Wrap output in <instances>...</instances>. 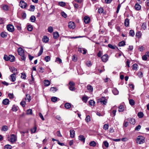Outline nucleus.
<instances>
[{"mask_svg":"<svg viewBox=\"0 0 149 149\" xmlns=\"http://www.w3.org/2000/svg\"><path fill=\"white\" fill-rule=\"evenodd\" d=\"M17 51L19 55L21 56L22 60L25 61L26 57L24 55V50L22 48L19 47Z\"/></svg>","mask_w":149,"mask_h":149,"instance_id":"f257e3e1","label":"nucleus"},{"mask_svg":"<svg viewBox=\"0 0 149 149\" xmlns=\"http://www.w3.org/2000/svg\"><path fill=\"white\" fill-rule=\"evenodd\" d=\"M136 141L139 144H142L145 142V138L142 136H139L137 137Z\"/></svg>","mask_w":149,"mask_h":149,"instance_id":"f03ea898","label":"nucleus"},{"mask_svg":"<svg viewBox=\"0 0 149 149\" xmlns=\"http://www.w3.org/2000/svg\"><path fill=\"white\" fill-rule=\"evenodd\" d=\"M99 101L102 104L105 105L106 104L107 102V100L105 97H102L99 99Z\"/></svg>","mask_w":149,"mask_h":149,"instance_id":"7ed1b4c3","label":"nucleus"},{"mask_svg":"<svg viewBox=\"0 0 149 149\" xmlns=\"http://www.w3.org/2000/svg\"><path fill=\"white\" fill-rule=\"evenodd\" d=\"M6 27L7 30L10 32H13L14 31V27L12 25H8Z\"/></svg>","mask_w":149,"mask_h":149,"instance_id":"20e7f679","label":"nucleus"},{"mask_svg":"<svg viewBox=\"0 0 149 149\" xmlns=\"http://www.w3.org/2000/svg\"><path fill=\"white\" fill-rule=\"evenodd\" d=\"M16 74H13L10 76L9 79L11 81L14 82L15 81Z\"/></svg>","mask_w":149,"mask_h":149,"instance_id":"39448f33","label":"nucleus"},{"mask_svg":"<svg viewBox=\"0 0 149 149\" xmlns=\"http://www.w3.org/2000/svg\"><path fill=\"white\" fill-rule=\"evenodd\" d=\"M17 140V138L16 136L14 134L11 135L10 141L11 143H13L16 141Z\"/></svg>","mask_w":149,"mask_h":149,"instance_id":"423d86ee","label":"nucleus"},{"mask_svg":"<svg viewBox=\"0 0 149 149\" xmlns=\"http://www.w3.org/2000/svg\"><path fill=\"white\" fill-rule=\"evenodd\" d=\"M19 6L22 8H25L27 6V4L23 1H21Z\"/></svg>","mask_w":149,"mask_h":149,"instance_id":"0eeeda50","label":"nucleus"},{"mask_svg":"<svg viewBox=\"0 0 149 149\" xmlns=\"http://www.w3.org/2000/svg\"><path fill=\"white\" fill-rule=\"evenodd\" d=\"M101 58L103 62H106L108 59V56L106 54H104L101 57Z\"/></svg>","mask_w":149,"mask_h":149,"instance_id":"6e6552de","label":"nucleus"},{"mask_svg":"<svg viewBox=\"0 0 149 149\" xmlns=\"http://www.w3.org/2000/svg\"><path fill=\"white\" fill-rule=\"evenodd\" d=\"M68 27L71 29H74L75 28V24L73 22H70L68 23Z\"/></svg>","mask_w":149,"mask_h":149,"instance_id":"1a4fd4ad","label":"nucleus"},{"mask_svg":"<svg viewBox=\"0 0 149 149\" xmlns=\"http://www.w3.org/2000/svg\"><path fill=\"white\" fill-rule=\"evenodd\" d=\"M10 70L11 72L14 74H17V69L14 67H11L10 68Z\"/></svg>","mask_w":149,"mask_h":149,"instance_id":"9d476101","label":"nucleus"},{"mask_svg":"<svg viewBox=\"0 0 149 149\" xmlns=\"http://www.w3.org/2000/svg\"><path fill=\"white\" fill-rule=\"evenodd\" d=\"M78 139L79 140L84 143L85 142V138L84 137V136L83 135H81L79 136Z\"/></svg>","mask_w":149,"mask_h":149,"instance_id":"9b49d317","label":"nucleus"},{"mask_svg":"<svg viewBox=\"0 0 149 149\" xmlns=\"http://www.w3.org/2000/svg\"><path fill=\"white\" fill-rule=\"evenodd\" d=\"M84 22L86 24H88L89 22L90 21V18L87 16H85L84 18Z\"/></svg>","mask_w":149,"mask_h":149,"instance_id":"f8f14e48","label":"nucleus"},{"mask_svg":"<svg viewBox=\"0 0 149 149\" xmlns=\"http://www.w3.org/2000/svg\"><path fill=\"white\" fill-rule=\"evenodd\" d=\"M53 38L54 39H56L59 36V34L58 32H54L53 33Z\"/></svg>","mask_w":149,"mask_h":149,"instance_id":"ddd939ff","label":"nucleus"},{"mask_svg":"<svg viewBox=\"0 0 149 149\" xmlns=\"http://www.w3.org/2000/svg\"><path fill=\"white\" fill-rule=\"evenodd\" d=\"M112 92L115 95H117L119 93V91L116 88H113L112 89Z\"/></svg>","mask_w":149,"mask_h":149,"instance_id":"4468645a","label":"nucleus"},{"mask_svg":"<svg viewBox=\"0 0 149 149\" xmlns=\"http://www.w3.org/2000/svg\"><path fill=\"white\" fill-rule=\"evenodd\" d=\"M87 89L88 91L90 92H92L93 90V88L92 86L88 84L87 86Z\"/></svg>","mask_w":149,"mask_h":149,"instance_id":"2eb2a0df","label":"nucleus"},{"mask_svg":"<svg viewBox=\"0 0 149 149\" xmlns=\"http://www.w3.org/2000/svg\"><path fill=\"white\" fill-rule=\"evenodd\" d=\"M9 61L11 62H13L15 61V56L12 55H9Z\"/></svg>","mask_w":149,"mask_h":149,"instance_id":"dca6fc26","label":"nucleus"},{"mask_svg":"<svg viewBox=\"0 0 149 149\" xmlns=\"http://www.w3.org/2000/svg\"><path fill=\"white\" fill-rule=\"evenodd\" d=\"M9 100L8 99L6 98L3 100L2 103L4 105H7L9 104Z\"/></svg>","mask_w":149,"mask_h":149,"instance_id":"f3484780","label":"nucleus"},{"mask_svg":"<svg viewBox=\"0 0 149 149\" xmlns=\"http://www.w3.org/2000/svg\"><path fill=\"white\" fill-rule=\"evenodd\" d=\"M130 123L134 125L135 123V120L133 118H130L128 119Z\"/></svg>","mask_w":149,"mask_h":149,"instance_id":"a211bd4d","label":"nucleus"},{"mask_svg":"<svg viewBox=\"0 0 149 149\" xmlns=\"http://www.w3.org/2000/svg\"><path fill=\"white\" fill-rule=\"evenodd\" d=\"M70 137L74 138L75 135V131L73 130H70Z\"/></svg>","mask_w":149,"mask_h":149,"instance_id":"6ab92c4d","label":"nucleus"},{"mask_svg":"<svg viewBox=\"0 0 149 149\" xmlns=\"http://www.w3.org/2000/svg\"><path fill=\"white\" fill-rule=\"evenodd\" d=\"M135 9L136 10H139L141 9V6L139 3H136L134 6Z\"/></svg>","mask_w":149,"mask_h":149,"instance_id":"aec40b11","label":"nucleus"},{"mask_svg":"<svg viewBox=\"0 0 149 149\" xmlns=\"http://www.w3.org/2000/svg\"><path fill=\"white\" fill-rule=\"evenodd\" d=\"M58 100H59V99L56 97H52L51 98V101L54 102H56Z\"/></svg>","mask_w":149,"mask_h":149,"instance_id":"412c9836","label":"nucleus"},{"mask_svg":"<svg viewBox=\"0 0 149 149\" xmlns=\"http://www.w3.org/2000/svg\"><path fill=\"white\" fill-rule=\"evenodd\" d=\"M8 129V127L6 125H4L3 126L1 129L2 131H6Z\"/></svg>","mask_w":149,"mask_h":149,"instance_id":"4be33fe9","label":"nucleus"},{"mask_svg":"<svg viewBox=\"0 0 149 149\" xmlns=\"http://www.w3.org/2000/svg\"><path fill=\"white\" fill-rule=\"evenodd\" d=\"M25 100L26 101L28 100V102H30L31 100V96L28 94H26V97L25 98Z\"/></svg>","mask_w":149,"mask_h":149,"instance_id":"5701e85b","label":"nucleus"},{"mask_svg":"<svg viewBox=\"0 0 149 149\" xmlns=\"http://www.w3.org/2000/svg\"><path fill=\"white\" fill-rule=\"evenodd\" d=\"M89 145L91 146L94 147L96 146V143L95 141H91L89 143Z\"/></svg>","mask_w":149,"mask_h":149,"instance_id":"b1692460","label":"nucleus"},{"mask_svg":"<svg viewBox=\"0 0 149 149\" xmlns=\"http://www.w3.org/2000/svg\"><path fill=\"white\" fill-rule=\"evenodd\" d=\"M124 110V106L122 105H120L118 107V111L119 112H123Z\"/></svg>","mask_w":149,"mask_h":149,"instance_id":"393cba45","label":"nucleus"},{"mask_svg":"<svg viewBox=\"0 0 149 149\" xmlns=\"http://www.w3.org/2000/svg\"><path fill=\"white\" fill-rule=\"evenodd\" d=\"M124 24L126 26H129V19L127 18L126 19L124 22Z\"/></svg>","mask_w":149,"mask_h":149,"instance_id":"a878e982","label":"nucleus"},{"mask_svg":"<svg viewBox=\"0 0 149 149\" xmlns=\"http://www.w3.org/2000/svg\"><path fill=\"white\" fill-rule=\"evenodd\" d=\"M64 106L66 109H69L71 107V105L70 103H67L65 104Z\"/></svg>","mask_w":149,"mask_h":149,"instance_id":"bb28decb","label":"nucleus"},{"mask_svg":"<svg viewBox=\"0 0 149 149\" xmlns=\"http://www.w3.org/2000/svg\"><path fill=\"white\" fill-rule=\"evenodd\" d=\"M36 18L35 16L33 15L31 16L30 19V20L32 22H34L36 21Z\"/></svg>","mask_w":149,"mask_h":149,"instance_id":"cd10ccee","label":"nucleus"},{"mask_svg":"<svg viewBox=\"0 0 149 149\" xmlns=\"http://www.w3.org/2000/svg\"><path fill=\"white\" fill-rule=\"evenodd\" d=\"M27 28L28 31H31L33 30V26L32 25L29 24L27 25Z\"/></svg>","mask_w":149,"mask_h":149,"instance_id":"c85d7f7f","label":"nucleus"},{"mask_svg":"<svg viewBox=\"0 0 149 149\" xmlns=\"http://www.w3.org/2000/svg\"><path fill=\"white\" fill-rule=\"evenodd\" d=\"M7 33L5 32H2L1 33V36L2 38H5L7 37Z\"/></svg>","mask_w":149,"mask_h":149,"instance_id":"c756f323","label":"nucleus"},{"mask_svg":"<svg viewBox=\"0 0 149 149\" xmlns=\"http://www.w3.org/2000/svg\"><path fill=\"white\" fill-rule=\"evenodd\" d=\"M17 107L15 105H13L11 110L13 111L16 112L17 110Z\"/></svg>","mask_w":149,"mask_h":149,"instance_id":"7c9ffc66","label":"nucleus"},{"mask_svg":"<svg viewBox=\"0 0 149 149\" xmlns=\"http://www.w3.org/2000/svg\"><path fill=\"white\" fill-rule=\"evenodd\" d=\"M43 47L42 46H41V48L40 49V50L38 54V56H40L42 54V53L43 51Z\"/></svg>","mask_w":149,"mask_h":149,"instance_id":"2f4dec72","label":"nucleus"},{"mask_svg":"<svg viewBox=\"0 0 149 149\" xmlns=\"http://www.w3.org/2000/svg\"><path fill=\"white\" fill-rule=\"evenodd\" d=\"M2 8L3 10L7 11L8 10V6L7 5H4L3 6Z\"/></svg>","mask_w":149,"mask_h":149,"instance_id":"473e14b6","label":"nucleus"},{"mask_svg":"<svg viewBox=\"0 0 149 149\" xmlns=\"http://www.w3.org/2000/svg\"><path fill=\"white\" fill-rule=\"evenodd\" d=\"M48 31L50 33H52L53 31V28L52 26H50L48 27Z\"/></svg>","mask_w":149,"mask_h":149,"instance_id":"72a5a7b5","label":"nucleus"},{"mask_svg":"<svg viewBox=\"0 0 149 149\" xmlns=\"http://www.w3.org/2000/svg\"><path fill=\"white\" fill-rule=\"evenodd\" d=\"M37 130V127L36 126H34L31 129V133H34L36 132Z\"/></svg>","mask_w":149,"mask_h":149,"instance_id":"f704fd0d","label":"nucleus"},{"mask_svg":"<svg viewBox=\"0 0 149 149\" xmlns=\"http://www.w3.org/2000/svg\"><path fill=\"white\" fill-rule=\"evenodd\" d=\"M32 113V110L30 109L27 110L26 111V114L27 115H31Z\"/></svg>","mask_w":149,"mask_h":149,"instance_id":"c9c22d12","label":"nucleus"},{"mask_svg":"<svg viewBox=\"0 0 149 149\" xmlns=\"http://www.w3.org/2000/svg\"><path fill=\"white\" fill-rule=\"evenodd\" d=\"M129 34L130 36L133 37L134 35V32L133 30H130L129 32Z\"/></svg>","mask_w":149,"mask_h":149,"instance_id":"e433bc0d","label":"nucleus"},{"mask_svg":"<svg viewBox=\"0 0 149 149\" xmlns=\"http://www.w3.org/2000/svg\"><path fill=\"white\" fill-rule=\"evenodd\" d=\"M109 125L108 124H104L103 126V128L105 130H107L109 128Z\"/></svg>","mask_w":149,"mask_h":149,"instance_id":"4c0bfd02","label":"nucleus"},{"mask_svg":"<svg viewBox=\"0 0 149 149\" xmlns=\"http://www.w3.org/2000/svg\"><path fill=\"white\" fill-rule=\"evenodd\" d=\"M95 103V102L94 101L92 100H91L90 101H89V104L91 106H94Z\"/></svg>","mask_w":149,"mask_h":149,"instance_id":"58836bf2","label":"nucleus"},{"mask_svg":"<svg viewBox=\"0 0 149 149\" xmlns=\"http://www.w3.org/2000/svg\"><path fill=\"white\" fill-rule=\"evenodd\" d=\"M58 4L60 6L63 7L65 5V3L64 2H59L58 3Z\"/></svg>","mask_w":149,"mask_h":149,"instance_id":"ea45409f","label":"nucleus"},{"mask_svg":"<svg viewBox=\"0 0 149 149\" xmlns=\"http://www.w3.org/2000/svg\"><path fill=\"white\" fill-rule=\"evenodd\" d=\"M129 102L130 104L132 106H133L135 102L134 100L132 99H130Z\"/></svg>","mask_w":149,"mask_h":149,"instance_id":"a19ab883","label":"nucleus"},{"mask_svg":"<svg viewBox=\"0 0 149 149\" xmlns=\"http://www.w3.org/2000/svg\"><path fill=\"white\" fill-rule=\"evenodd\" d=\"M138 116L139 118H141L143 116V114L142 112H139L138 113Z\"/></svg>","mask_w":149,"mask_h":149,"instance_id":"79ce46f5","label":"nucleus"},{"mask_svg":"<svg viewBox=\"0 0 149 149\" xmlns=\"http://www.w3.org/2000/svg\"><path fill=\"white\" fill-rule=\"evenodd\" d=\"M85 120L87 122H90L91 121V118L90 116H89L88 115L86 117Z\"/></svg>","mask_w":149,"mask_h":149,"instance_id":"37998d69","label":"nucleus"},{"mask_svg":"<svg viewBox=\"0 0 149 149\" xmlns=\"http://www.w3.org/2000/svg\"><path fill=\"white\" fill-rule=\"evenodd\" d=\"M3 58L6 61H9V56H8L7 55H4Z\"/></svg>","mask_w":149,"mask_h":149,"instance_id":"c03bdc74","label":"nucleus"},{"mask_svg":"<svg viewBox=\"0 0 149 149\" xmlns=\"http://www.w3.org/2000/svg\"><path fill=\"white\" fill-rule=\"evenodd\" d=\"M21 78L23 79H25L26 77V76L25 74L23 72L21 73Z\"/></svg>","mask_w":149,"mask_h":149,"instance_id":"a18cd8bd","label":"nucleus"},{"mask_svg":"<svg viewBox=\"0 0 149 149\" xmlns=\"http://www.w3.org/2000/svg\"><path fill=\"white\" fill-rule=\"evenodd\" d=\"M57 89L55 87H51L50 89V91H51V92H54L56 91H57Z\"/></svg>","mask_w":149,"mask_h":149,"instance_id":"49530a36","label":"nucleus"},{"mask_svg":"<svg viewBox=\"0 0 149 149\" xmlns=\"http://www.w3.org/2000/svg\"><path fill=\"white\" fill-rule=\"evenodd\" d=\"M125 45V42L124 41H122L119 42V46H123Z\"/></svg>","mask_w":149,"mask_h":149,"instance_id":"de8ad7c7","label":"nucleus"},{"mask_svg":"<svg viewBox=\"0 0 149 149\" xmlns=\"http://www.w3.org/2000/svg\"><path fill=\"white\" fill-rule=\"evenodd\" d=\"M42 40L43 42L46 43L47 42V36H44L42 38Z\"/></svg>","mask_w":149,"mask_h":149,"instance_id":"09e8293b","label":"nucleus"},{"mask_svg":"<svg viewBox=\"0 0 149 149\" xmlns=\"http://www.w3.org/2000/svg\"><path fill=\"white\" fill-rule=\"evenodd\" d=\"M12 146L9 145H7L5 146V149H11Z\"/></svg>","mask_w":149,"mask_h":149,"instance_id":"8fccbe9b","label":"nucleus"},{"mask_svg":"<svg viewBox=\"0 0 149 149\" xmlns=\"http://www.w3.org/2000/svg\"><path fill=\"white\" fill-rule=\"evenodd\" d=\"M20 104L23 107H24L25 106L26 102L24 101H22L21 102Z\"/></svg>","mask_w":149,"mask_h":149,"instance_id":"3c124183","label":"nucleus"},{"mask_svg":"<svg viewBox=\"0 0 149 149\" xmlns=\"http://www.w3.org/2000/svg\"><path fill=\"white\" fill-rule=\"evenodd\" d=\"M103 9L102 8H99L98 9V12L99 13H102L103 12Z\"/></svg>","mask_w":149,"mask_h":149,"instance_id":"603ef678","label":"nucleus"},{"mask_svg":"<svg viewBox=\"0 0 149 149\" xmlns=\"http://www.w3.org/2000/svg\"><path fill=\"white\" fill-rule=\"evenodd\" d=\"M137 75L140 78L142 77L143 76V74L141 72H139L137 73Z\"/></svg>","mask_w":149,"mask_h":149,"instance_id":"864d4df0","label":"nucleus"},{"mask_svg":"<svg viewBox=\"0 0 149 149\" xmlns=\"http://www.w3.org/2000/svg\"><path fill=\"white\" fill-rule=\"evenodd\" d=\"M61 15L63 17L65 18L67 17V14L63 11L61 12Z\"/></svg>","mask_w":149,"mask_h":149,"instance_id":"5fc2aeb1","label":"nucleus"},{"mask_svg":"<svg viewBox=\"0 0 149 149\" xmlns=\"http://www.w3.org/2000/svg\"><path fill=\"white\" fill-rule=\"evenodd\" d=\"M141 27L144 30L146 28V23H143L141 26Z\"/></svg>","mask_w":149,"mask_h":149,"instance_id":"6e6d98bb","label":"nucleus"},{"mask_svg":"<svg viewBox=\"0 0 149 149\" xmlns=\"http://www.w3.org/2000/svg\"><path fill=\"white\" fill-rule=\"evenodd\" d=\"M82 100L85 102H86L88 100V98L87 97H83L82 98Z\"/></svg>","mask_w":149,"mask_h":149,"instance_id":"4d7b16f0","label":"nucleus"},{"mask_svg":"<svg viewBox=\"0 0 149 149\" xmlns=\"http://www.w3.org/2000/svg\"><path fill=\"white\" fill-rule=\"evenodd\" d=\"M104 145L106 147H108L109 146V144L106 141H104L103 142Z\"/></svg>","mask_w":149,"mask_h":149,"instance_id":"13d9d810","label":"nucleus"},{"mask_svg":"<svg viewBox=\"0 0 149 149\" xmlns=\"http://www.w3.org/2000/svg\"><path fill=\"white\" fill-rule=\"evenodd\" d=\"M72 60L74 61H76L77 60L76 56L75 55H74L72 56Z\"/></svg>","mask_w":149,"mask_h":149,"instance_id":"bf43d9fd","label":"nucleus"},{"mask_svg":"<svg viewBox=\"0 0 149 149\" xmlns=\"http://www.w3.org/2000/svg\"><path fill=\"white\" fill-rule=\"evenodd\" d=\"M138 66V65L136 64H134L133 65V69L134 70H136L137 68V67Z\"/></svg>","mask_w":149,"mask_h":149,"instance_id":"052dcab7","label":"nucleus"},{"mask_svg":"<svg viewBox=\"0 0 149 149\" xmlns=\"http://www.w3.org/2000/svg\"><path fill=\"white\" fill-rule=\"evenodd\" d=\"M141 128V126L140 125H139L138 126H136L135 128V130L138 131Z\"/></svg>","mask_w":149,"mask_h":149,"instance_id":"680f3d73","label":"nucleus"},{"mask_svg":"<svg viewBox=\"0 0 149 149\" xmlns=\"http://www.w3.org/2000/svg\"><path fill=\"white\" fill-rule=\"evenodd\" d=\"M8 96L10 99H13V93H9L8 94Z\"/></svg>","mask_w":149,"mask_h":149,"instance_id":"e2e57ef3","label":"nucleus"},{"mask_svg":"<svg viewBox=\"0 0 149 149\" xmlns=\"http://www.w3.org/2000/svg\"><path fill=\"white\" fill-rule=\"evenodd\" d=\"M142 59L144 61H146L147 59V57L146 55H144L142 56Z\"/></svg>","mask_w":149,"mask_h":149,"instance_id":"0e129e2a","label":"nucleus"},{"mask_svg":"<svg viewBox=\"0 0 149 149\" xmlns=\"http://www.w3.org/2000/svg\"><path fill=\"white\" fill-rule=\"evenodd\" d=\"M69 84L70 86H74L75 85V83L73 81H71L69 82Z\"/></svg>","mask_w":149,"mask_h":149,"instance_id":"69168bd1","label":"nucleus"},{"mask_svg":"<svg viewBox=\"0 0 149 149\" xmlns=\"http://www.w3.org/2000/svg\"><path fill=\"white\" fill-rule=\"evenodd\" d=\"M74 86H70L69 89L71 91H74L75 90V88L74 87Z\"/></svg>","mask_w":149,"mask_h":149,"instance_id":"338daca9","label":"nucleus"},{"mask_svg":"<svg viewBox=\"0 0 149 149\" xmlns=\"http://www.w3.org/2000/svg\"><path fill=\"white\" fill-rule=\"evenodd\" d=\"M56 61L59 62V63H60L62 62V60L60 58L57 57L56 59Z\"/></svg>","mask_w":149,"mask_h":149,"instance_id":"774afa93","label":"nucleus"}]
</instances>
